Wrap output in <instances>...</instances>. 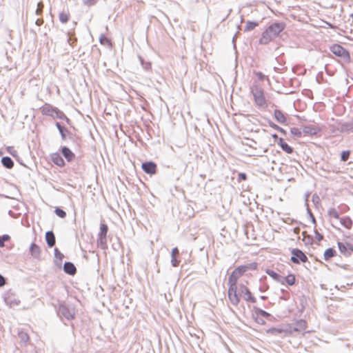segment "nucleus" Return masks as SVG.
Returning a JSON list of instances; mask_svg holds the SVG:
<instances>
[{"label":"nucleus","instance_id":"nucleus-1","mask_svg":"<svg viewBox=\"0 0 353 353\" xmlns=\"http://www.w3.org/2000/svg\"><path fill=\"white\" fill-rule=\"evenodd\" d=\"M239 277V275L232 272L228 278V298L234 305H237L240 302V299L237 296V281Z\"/></svg>","mask_w":353,"mask_h":353},{"label":"nucleus","instance_id":"nucleus-2","mask_svg":"<svg viewBox=\"0 0 353 353\" xmlns=\"http://www.w3.org/2000/svg\"><path fill=\"white\" fill-rule=\"evenodd\" d=\"M330 52L335 56L341 58L345 63H350L351 61L349 51L340 44H333L330 46Z\"/></svg>","mask_w":353,"mask_h":353},{"label":"nucleus","instance_id":"nucleus-3","mask_svg":"<svg viewBox=\"0 0 353 353\" xmlns=\"http://www.w3.org/2000/svg\"><path fill=\"white\" fill-rule=\"evenodd\" d=\"M41 113L43 115L50 116L53 119H61V118L64 117L63 112L48 103H46L41 108Z\"/></svg>","mask_w":353,"mask_h":353},{"label":"nucleus","instance_id":"nucleus-4","mask_svg":"<svg viewBox=\"0 0 353 353\" xmlns=\"http://www.w3.org/2000/svg\"><path fill=\"white\" fill-rule=\"evenodd\" d=\"M237 296L240 299L241 296L247 301L252 303L256 302V298L252 295V292L245 285L241 283L237 287Z\"/></svg>","mask_w":353,"mask_h":353},{"label":"nucleus","instance_id":"nucleus-5","mask_svg":"<svg viewBox=\"0 0 353 353\" xmlns=\"http://www.w3.org/2000/svg\"><path fill=\"white\" fill-rule=\"evenodd\" d=\"M3 298L5 303L10 307H15L20 305L21 301L18 299L16 294L12 290H9L4 293Z\"/></svg>","mask_w":353,"mask_h":353},{"label":"nucleus","instance_id":"nucleus-6","mask_svg":"<svg viewBox=\"0 0 353 353\" xmlns=\"http://www.w3.org/2000/svg\"><path fill=\"white\" fill-rule=\"evenodd\" d=\"M57 314L68 320H71L74 318V308L72 305L60 303L57 309Z\"/></svg>","mask_w":353,"mask_h":353},{"label":"nucleus","instance_id":"nucleus-7","mask_svg":"<svg viewBox=\"0 0 353 353\" xmlns=\"http://www.w3.org/2000/svg\"><path fill=\"white\" fill-rule=\"evenodd\" d=\"M307 327V322L304 319L298 320L294 325L288 324L287 330L288 336L292 335L295 332L304 331Z\"/></svg>","mask_w":353,"mask_h":353},{"label":"nucleus","instance_id":"nucleus-8","mask_svg":"<svg viewBox=\"0 0 353 353\" xmlns=\"http://www.w3.org/2000/svg\"><path fill=\"white\" fill-rule=\"evenodd\" d=\"M290 261L295 264H299L301 262L307 261V257L305 253L299 248H293L291 251Z\"/></svg>","mask_w":353,"mask_h":353},{"label":"nucleus","instance_id":"nucleus-9","mask_svg":"<svg viewBox=\"0 0 353 353\" xmlns=\"http://www.w3.org/2000/svg\"><path fill=\"white\" fill-rule=\"evenodd\" d=\"M252 93L256 104L259 107L265 108L267 104L263 91L255 88L252 91Z\"/></svg>","mask_w":353,"mask_h":353},{"label":"nucleus","instance_id":"nucleus-10","mask_svg":"<svg viewBox=\"0 0 353 353\" xmlns=\"http://www.w3.org/2000/svg\"><path fill=\"white\" fill-rule=\"evenodd\" d=\"M285 28L283 22H275L270 24L268 28L274 37H276Z\"/></svg>","mask_w":353,"mask_h":353},{"label":"nucleus","instance_id":"nucleus-11","mask_svg":"<svg viewBox=\"0 0 353 353\" xmlns=\"http://www.w3.org/2000/svg\"><path fill=\"white\" fill-rule=\"evenodd\" d=\"M266 333L274 336L285 337L288 336L287 325L285 327H270L266 330Z\"/></svg>","mask_w":353,"mask_h":353},{"label":"nucleus","instance_id":"nucleus-12","mask_svg":"<svg viewBox=\"0 0 353 353\" xmlns=\"http://www.w3.org/2000/svg\"><path fill=\"white\" fill-rule=\"evenodd\" d=\"M337 245L340 252L346 257L350 256L353 252V245L352 243L338 242Z\"/></svg>","mask_w":353,"mask_h":353},{"label":"nucleus","instance_id":"nucleus-13","mask_svg":"<svg viewBox=\"0 0 353 353\" xmlns=\"http://www.w3.org/2000/svg\"><path fill=\"white\" fill-rule=\"evenodd\" d=\"M141 168L144 172H145L148 174L152 175L156 174L157 170V164L152 161H145L142 163Z\"/></svg>","mask_w":353,"mask_h":353},{"label":"nucleus","instance_id":"nucleus-14","mask_svg":"<svg viewBox=\"0 0 353 353\" xmlns=\"http://www.w3.org/2000/svg\"><path fill=\"white\" fill-rule=\"evenodd\" d=\"M55 125L57 128L63 141H65L67 138L71 140L73 139V134L65 127L62 125L61 123L56 122Z\"/></svg>","mask_w":353,"mask_h":353},{"label":"nucleus","instance_id":"nucleus-15","mask_svg":"<svg viewBox=\"0 0 353 353\" xmlns=\"http://www.w3.org/2000/svg\"><path fill=\"white\" fill-rule=\"evenodd\" d=\"M337 130L342 133L353 132V119L348 122L340 123Z\"/></svg>","mask_w":353,"mask_h":353},{"label":"nucleus","instance_id":"nucleus-16","mask_svg":"<svg viewBox=\"0 0 353 353\" xmlns=\"http://www.w3.org/2000/svg\"><path fill=\"white\" fill-rule=\"evenodd\" d=\"M274 39V36L269 31L268 28L262 33V35L259 39V43L266 45Z\"/></svg>","mask_w":353,"mask_h":353},{"label":"nucleus","instance_id":"nucleus-17","mask_svg":"<svg viewBox=\"0 0 353 353\" xmlns=\"http://www.w3.org/2000/svg\"><path fill=\"white\" fill-rule=\"evenodd\" d=\"M61 152L63 156L68 162H71L75 158V154L67 146H62L61 148Z\"/></svg>","mask_w":353,"mask_h":353},{"label":"nucleus","instance_id":"nucleus-18","mask_svg":"<svg viewBox=\"0 0 353 353\" xmlns=\"http://www.w3.org/2000/svg\"><path fill=\"white\" fill-rule=\"evenodd\" d=\"M63 271L69 275L73 276L77 272V268L75 265H74L73 263L70 261L65 262V263L63 264Z\"/></svg>","mask_w":353,"mask_h":353},{"label":"nucleus","instance_id":"nucleus-19","mask_svg":"<svg viewBox=\"0 0 353 353\" xmlns=\"http://www.w3.org/2000/svg\"><path fill=\"white\" fill-rule=\"evenodd\" d=\"M179 254V250L177 248H174L172 250L171 264L173 267H178L180 263V260L178 259Z\"/></svg>","mask_w":353,"mask_h":353},{"label":"nucleus","instance_id":"nucleus-20","mask_svg":"<svg viewBox=\"0 0 353 353\" xmlns=\"http://www.w3.org/2000/svg\"><path fill=\"white\" fill-rule=\"evenodd\" d=\"M30 254L33 258L39 259L41 257V249L39 246L34 243H32L30 246Z\"/></svg>","mask_w":353,"mask_h":353},{"label":"nucleus","instance_id":"nucleus-21","mask_svg":"<svg viewBox=\"0 0 353 353\" xmlns=\"http://www.w3.org/2000/svg\"><path fill=\"white\" fill-rule=\"evenodd\" d=\"M45 239L49 248H52L56 243V239L54 232L49 230L46 232Z\"/></svg>","mask_w":353,"mask_h":353},{"label":"nucleus","instance_id":"nucleus-22","mask_svg":"<svg viewBox=\"0 0 353 353\" xmlns=\"http://www.w3.org/2000/svg\"><path fill=\"white\" fill-rule=\"evenodd\" d=\"M51 159L52 161L57 166L63 167L65 165V161L58 152L52 154Z\"/></svg>","mask_w":353,"mask_h":353},{"label":"nucleus","instance_id":"nucleus-23","mask_svg":"<svg viewBox=\"0 0 353 353\" xmlns=\"http://www.w3.org/2000/svg\"><path fill=\"white\" fill-rule=\"evenodd\" d=\"M340 223L347 230H350L353 226V220L348 216L341 217Z\"/></svg>","mask_w":353,"mask_h":353},{"label":"nucleus","instance_id":"nucleus-24","mask_svg":"<svg viewBox=\"0 0 353 353\" xmlns=\"http://www.w3.org/2000/svg\"><path fill=\"white\" fill-rule=\"evenodd\" d=\"M254 265L255 267H256V263H250L248 265H240L237 268H236L233 272L239 276H242L245 272H246L248 270H250V265Z\"/></svg>","mask_w":353,"mask_h":353},{"label":"nucleus","instance_id":"nucleus-25","mask_svg":"<svg viewBox=\"0 0 353 353\" xmlns=\"http://www.w3.org/2000/svg\"><path fill=\"white\" fill-rule=\"evenodd\" d=\"M274 117L275 119L281 124H283L286 122V117L285 114L281 110L279 109L274 110Z\"/></svg>","mask_w":353,"mask_h":353},{"label":"nucleus","instance_id":"nucleus-26","mask_svg":"<svg viewBox=\"0 0 353 353\" xmlns=\"http://www.w3.org/2000/svg\"><path fill=\"white\" fill-rule=\"evenodd\" d=\"M265 272L267 274H268L270 277H272L274 281H277L278 283H280L283 281V276H281L279 274L276 272L275 271L267 269L265 270Z\"/></svg>","mask_w":353,"mask_h":353},{"label":"nucleus","instance_id":"nucleus-27","mask_svg":"<svg viewBox=\"0 0 353 353\" xmlns=\"http://www.w3.org/2000/svg\"><path fill=\"white\" fill-rule=\"evenodd\" d=\"M1 161L3 166L7 169H11L14 166V161L10 157H3Z\"/></svg>","mask_w":353,"mask_h":353},{"label":"nucleus","instance_id":"nucleus-28","mask_svg":"<svg viewBox=\"0 0 353 353\" xmlns=\"http://www.w3.org/2000/svg\"><path fill=\"white\" fill-rule=\"evenodd\" d=\"M54 257L55 261L54 263L56 265L60 267L61 265L62 260L64 258V255L59 250L58 248H54Z\"/></svg>","mask_w":353,"mask_h":353},{"label":"nucleus","instance_id":"nucleus-29","mask_svg":"<svg viewBox=\"0 0 353 353\" xmlns=\"http://www.w3.org/2000/svg\"><path fill=\"white\" fill-rule=\"evenodd\" d=\"M336 255V251L332 248H329L325 250L323 254V259L325 261H328Z\"/></svg>","mask_w":353,"mask_h":353},{"label":"nucleus","instance_id":"nucleus-30","mask_svg":"<svg viewBox=\"0 0 353 353\" xmlns=\"http://www.w3.org/2000/svg\"><path fill=\"white\" fill-rule=\"evenodd\" d=\"M295 282L296 278L294 274H290L285 277L283 276V280L282 282H281V283L283 285L285 284V283H286L288 285H294L295 284Z\"/></svg>","mask_w":353,"mask_h":353},{"label":"nucleus","instance_id":"nucleus-31","mask_svg":"<svg viewBox=\"0 0 353 353\" xmlns=\"http://www.w3.org/2000/svg\"><path fill=\"white\" fill-rule=\"evenodd\" d=\"M18 336L20 339L21 343H23L24 345H26L30 339L29 335L24 331H19L18 332Z\"/></svg>","mask_w":353,"mask_h":353},{"label":"nucleus","instance_id":"nucleus-32","mask_svg":"<svg viewBox=\"0 0 353 353\" xmlns=\"http://www.w3.org/2000/svg\"><path fill=\"white\" fill-rule=\"evenodd\" d=\"M259 26V23L256 21H248L244 28L245 32H248L254 30L256 26Z\"/></svg>","mask_w":353,"mask_h":353},{"label":"nucleus","instance_id":"nucleus-33","mask_svg":"<svg viewBox=\"0 0 353 353\" xmlns=\"http://www.w3.org/2000/svg\"><path fill=\"white\" fill-rule=\"evenodd\" d=\"M97 244L101 249H103V250L106 249L107 248V237L98 236Z\"/></svg>","mask_w":353,"mask_h":353},{"label":"nucleus","instance_id":"nucleus-34","mask_svg":"<svg viewBox=\"0 0 353 353\" xmlns=\"http://www.w3.org/2000/svg\"><path fill=\"white\" fill-rule=\"evenodd\" d=\"M254 310L255 314L260 315L264 318L267 319L271 316L270 313H268V312H266L259 307H254Z\"/></svg>","mask_w":353,"mask_h":353},{"label":"nucleus","instance_id":"nucleus-35","mask_svg":"<svg viewBox=\"0 0 353 353\" xmlns=\"http://www.w3.org/2000/svg\"><path fill=\"white\" fill-rule=\"evenodd\" d=\"M303 132L305 134L313 135V134H316V131L314 127L307 125V126H305L303 128Z\"/></svg>","mask_w":353,"mask_h":353},{"label":"nucleus","instance_id":"nucleus-36","mask_svg":"<svg viewBox=\"0 0 353 353\" xmlns=\"http://www.w3.org/2000/svg\"><path fill=\"white\" fill-rule=\"evenodd\" d=\"M108 227L106 224L105 223H101L100 225V232L98 234V236H106L107 237V233H108Z\"/></svg>","mask_w":353,"mask_h":353},{"label":"nucleus","instance_id":"nucleus-37","mask_svg":"<svg viewBox=\"0 0 353 353\" xmlns=\"http://www.w3.org/2000/svg\"><path fill=\"white\" fill-rule=\"evenodd\" d=\"M69 14L66 13L65 12H61L59 14V21L62 23H66L69 21Z\"/></svg>","mask_w":353,"mask_h":353},{"label":"nucleus","instance_id":"nucleus-38","mask_svg":"<svg viewBox=\"0 0 353 353\" xmlns=\"http://www.w3.org/2000/svg\"><path fill=\"white\" fill-rule=\"evenodd\" d=\"M327 214L330 216L333 217L336 219H339V220L341 218L339 216V213L336 211V210L335 208H331L328 210Z\"/></svg>","mask_w":353,"mask_h":353},{"label":"nucleus","instance_id":"nucleus-39","mask_svg":"<svg viewBox=\"0 0 353 353\" xmlns=\"http://www.w3.org/2000/svg\"><path fill=\"white\" fill-rule=\"evenodd\" d=\"M281 149L288 154H292L294 152L293 148L289 145L286 142L281 144Z\"/></svg>","mask_w":353,"mask_h":353},{"label":"nucleus","instance_id":"nucleus-40","mask_svg":"<svg viewBox=\"0 0 353 353\" xmlns=\"http://www.w3.org/2000/svg\"><path fill=\"white\" fill-rule=\"evenodd\" d=\"M99 42L102 45H106L108 46H111V41L105 35L101 34L99 38Z\"/></svg>","mask_w":353,"mask_h":353},{"label":"nucleus","instance_id":"nucleus-41","mask_svg":"<svg viewBox=\"0 0 353 353\" xmlns=\"http://www.w3.org/2000/svg\"><path fill=\"white\" fill-rule=\"evenodd\" d=\"M54 213L56 214L57 216L62 219L66 216V212L59 207L55 208Z\"/></svg>","mask_w":353,"mask_h":353},{"label":"nucleus","instance_id":"nucleus-42","mask_svg":"<svg viewBox=\"0 0 353 353\" xmlns=\"http://www.w3.org/2000/svg\"><path fill=\"white\" fill-rule=\"evenodd\" d=\"M269 125H270V127H272V128H274V129L276 130L277 131L280 132L283 134H284V135L286 134V131L283 128H281L280 126H279L278 125L275 124L272 121H269Z\"/></svg>","mask_w":353,"mask_h":353},{"label":"nucleus","instance_id":"nucleus-43","mask_svg":"<svg viewBox=\"0 0 353 353\" xmlns=\"http://www.w3.org/2000/svg\"><path fill=\"white\" fill-rule=\"evenodd\" d=\"M139 59L141 62V65L145 70H148L151 68L150 62L145 61L141 56L139 57Z\"/></svg>","mask_w":353,"mask_h":353},{"label":"nucleus","instance_id":"nucleus-44","mask_svg":"<svg viewBox=\"0 0 353 353\" xmlns=\"http://www.w3.org/2000/svg\"><path fill=\"white\" fill-rule=\"evenodd\" d=\"M43 8H44L43 3L42 1H39V2L37 3V9H36L35 14H36L37 16H40V15H41V14H42V13H43Z\"/></svg>","mask_w":353,"mask_h":353},{"label":"nucleus","instance_id":"nucleus-45","mask_svg":"<svg viewBox=\"0 0 353 353\" xmlns=\"http://www.w3.org/2000/svg\"><path fill=\"white\" fill-rule=\"evenodd\" d=\"M290 132L292 133V134H293L294 136H295L296 137H301L302 136V132L298 128H295V127L292 128L290 129Z\"/></svg>","mask_w":353,"mask_h":353},{"label":"nucleus","instance_id":"nucleus-46","mask_svg":"<svg viewBox=\"0 0 353 353\" xmlns=\"http://www.w3.org/2000/svg\"><path fill=\"white\" fill-rule=\"evenodd\" d=\"M10 239V236L8 234H3L0 236V248H3L5 246V242L8 241Z\"/></svg>","mask_w":353,"mask_h":353},{"label":"nucleus","instance_id":"nucleus-47","mask_svg":"<svg viewBox=\"0 0 353 353\" xmlns=\"http://www.w3.org/2000/svg\"><path fill=\"white\" fill-rule=\"evenodd\" d=\"M350 154V150H344L341 154V160L342 161H346L349 159Z\"/></svg>","mask_w":353,"mask_h":353},{"label":"nucleus","instance_id":"nucleus-48","mask_svg":"<svg viewBox=\"0 0 353 353\" xmlns=\"http://www.w3.org/2000/svg\"><path fill=\"white\" fill-rule=\"evenodd\" d=\"M312 203H314V205L316 206H317L319 204H320V202H321L320 197L317 194H314L312 195Z\"/></svg>","mask_w":353,"mask_h":353},{"label":"nucleus","instance_id":"nucleus-49","mask_svg":"<svg viewBox=\"0 0 353 353\" xmlns=\"http://www.w3.org/2000/svg\"><path fill=\"white\" fill-rule=\"evenodd\" d=\"M247 179V174L244 172H239L238 174V181H245Z\"/></svg>","mask_w":353,"mask_h":353},{"label":"nucleus","instance_id":"nucleus-50","mask_svg":"<svg viewBox=\"0 0 353 353\" xmlns=\"http://www.w3.org/2000/svg\"><path fill=\"white\" fill-rule=\"evenodd\" d=\"M77 41L76 38H72L70 34H68V37L67 39V42L69 43L70 46H73L74 43Z\"/></svg>","mask_w":353,"mask_h":353},{"label":"nucleus","instance_id":"nucleus-51","mask_svg":"<svg viewBox=\"0 0 353 353\" xmlns=\"http://www.w3.org/2000/svg\"><path fill=\"white\" fill-rule=\"evenodd\" d=\"M315 237L316 240L319 242L323 239V236L321 233H319L316 230H314Z\"/></svg>","mask_w":353,"mask_h":353},{"label":"nucleus","instance_id":"nucleus-52","mask_svg":"<svg viewBox=\"0 0 353 353\" xmlns=\"http://www.w3.org/2000/svg\"><path fill=\"white\" fill-rule=\"evenodd\" d=\"M255 74L260 81H263L265 79V74L261 72H256Z\"/></svg>","mask_w":353,"mask_h":353},{"label":"nucleus","instance_id":"nucleus-53","mask_svg":"<svg viewBox=\"0 0 353 353\" xmlns=\"http://www.w3.org/2000/svg\"><path fill=\"white\" fill-rule=\"evenodd\" d=\"M98 0H84V3L88 6H91L94 5Z\"/></svg>","mask_w":353,"mask_h":353},{"label":"nucleus","instance_id":"nucleus-54","mask_svg":"<svg viewBox=\"0 0 353 353\" xmlns=\"http://www.w3.org/2000/svg\"><path fill=\"white\" fill-rule=\"evenodd\" d=\"M6 284V279L0 274V288L4 286Z\"/></svg>","mask_w":353,"mask_h":353},{"label":"nucleus","instance_id":"nucleus-55","mask_svg":"<svg viewBox=\"0 0 353 353\" xmlns=\"http://www.w3.org/2000/svg\"><path fill=\"white\" fill-rule=\"evenodd\" d=\"M8 152L13 157L17 156V151L13 149L12 147H8L7 149Z\"/></svg>","mask_w":353,"mask_h":353},{"label":"nucleus","instance_id":"nucleus-56","mask_svg":"<svg viewBox=\"0 0 353 353\" xmlns=\"http://www.w3.org/2000/svg\"><path fill=\"white\" fill-rule=\"evenodd\" d=\"M44 23V21L42 18H39L37 19L36 21H35V24L37 26H41Z\"/></svg>","mask_w":353,"mask_h":353},{"label":"nucleus","instance_id":"nucleus-57","mask_svg":"<svg viewBox=\"0 0 353 353\" xmlns=\"http://www.w3.org/2000/svg\"><path fill=\"white\" fill-rule=\"evenodd\" d=\"M61 120H64L68 125H71V120L64 114V117Z\"/></svg>","mask_w":353,"mask_h":353},{"label":"nucleus","instance_id":"nucleus-58","mask_svg":"<svg viewBox=\"0 0 353 353\" xmlns=\"http://www.w3.org/2000/svg\"><path fill=\"white\" fill-rule=\"evenodd\" d=\"M310 196V193L309 192H306L305 194V205L307 206L308 205V197Z\"/></svg>","mask_w":353,"mask_h":353},{"label":"nucleus","instance_id":"nucleus-59","mask_svg":"<svg viewBox=\"0 0 353 353\" xmlns=\"http://www.w3.org/2000/svg\"><path fill=\"white\" fill-rule=\"evenodd\" d=\"M300 230H300V228H299V227H296V228H294L293 229V232H294V234H299V232H300Z\"/></svg>","mask_w":353,"mask_h":353},{"label":"nucleus","instance_id":"nucleus-60","mask_svg":"<svg viewBox=\"0 0 353 353\" xmlns=\"http://www.w3.org/2000/svg\"><path fill=\"white\" fill-rule=\"evenodd\" d=\"M278 140H279V141H278V144H279L280 146H281V144H282V143H285V141H284L283 139H282V138H279V139H278Z\"/></svg>","mask_w":353,"mask_h":353},{"label":"nucleus","instance_id":"nucleus-61","mask_svg":"<svg viewBox=\"0 0 353 353\" xmlns=\"http://www.w3.org/2000/svg\"><path fill=\"white\" fill-rule=\"evenodd\" d=\"M307 212L308 214V215L310 216L311 215H313L311 210L309 208L308 205L307 206Z\"/></svg>","mask_w":353,"mask_h":353},{"label":"nucleus","instance_id":"nucleus-62","mask_svg":"<svg viewBox=\"0 0 353 353\" xmlns=\"http://www.w3.org/2000/svg\"><path fill=\"white\" fill-rule=\"evenodd\" d=\"M310 217V219H311V220H312V222L314 224H316V219H315V217H314V214H313V215H311Z\"/></svg>","mask_w":353,"mask_h":353},{"label":"nucleus","instance_id":"nucleus-63","mask_svg":"<svg viewBox=\"0 0 353 353\" xmlns=\"http://www.w3.org/2000/svg\"><path fill=\"white\" fill-rule=\"evenodd\" d=\"M257 322H258L259 323H261V324H264V323H265V321H264L263 320H262V319H260V320H259V321L257 320Z\"/></svg>","mask_w":353,"mask_h":353},{"label":"nucleus","instance_id":"nucleus-64","mask_svg":"<svg viewBox=\"0 0 353 353\" xmlns=\"http://www.w3.org/2000/svg\"><path fill=\"white\" fill-rule=\"evenodd\" d=\"M272 137L274 139H278L279 137H278V135L276 134H272Z\"/></svg>","mask_w":353,"mask_h":353}]
</instances>
